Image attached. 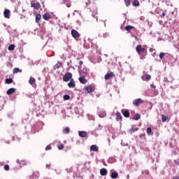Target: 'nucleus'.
I'll return each mask as SVG.
<instances>
[{
  "instance_id": "obj_12",
  "label": "nucleus",
  "mask_w": 179,
  "mask_h": 179,
  "mask_svg": "<svg viewBox=\"0 0 179 179\" xmlns=\"http://www.w3.org/2000/svg\"><path fill=\"white\" fill-rule=\"evenodd\" d=\"M9 14H10V10H4V12H3V15H4V17H6V18H9L10 17H9Z\"/></svg>"
},
{
  "instance_id": "obj_17",
  "label": "nucleus",
  "mask_w": 179,
  "mask_h": 179,
  "mask_svg": "<svg viewBox=\"0 0 179 179\" xmlns=\"http://www.w3.org/2000/svg\"><path fill=\"white\" fill-rule=\"evenodd\" d=\"M35 20L36 23H40V20H41V15L40 14H36Z\"/></svg>"
},
{
  "instance_id": "obj_23",
  "label": "nucleus",
  "mask_w": 179,
  "mask_h": 179,
  "mask_svg": "<svg viewBox=\"0 0 179 179\" xmlns=\"http://www.w3.org/2000/svg\"><path fill=\"white\" fill-rule=\"evenodd\" d=\"M124 29L126 31H129L131 29H134L135 28L133 26L128 25V26L125 27Z\"/></svg>"
},
{
  "instance_id": "obj_21",
  "label": "nucleus",
  "mask_w": 179,
  "mask_h": 179,
  "mask_svg": "<svg viewBox=\"0 0 179 179\" xmlns=\"http://www.w3.org/2000/svg\"><path fill=\"white\" fill-rule=\"evenodd\" d=\"M29 83L30 85H33L36 84V79L34 78H30Z\"/></svg>"
},
{
  "instance_id": "obj_19",
  "label": "nucleus",
  "mask_w": 179,
  "mask_h": 179,
  "mask_svg": "<svg viewBox=\"0 0 179 179\" xmlns=\"http://www.w3.org/2000/svg\"><path fill=\"white\" fill-rule=\"evenodd\" d=\"M147 134L149 136H152L153 133L152 132V129L150 127H148Z\"/></svg>"
},
{
  "instance_id": "obj_11",
  "label": "nucleus",
  "mask_w": 179,
  "mask_h": 179,
  "mask_svg": "<svg viewBox=\"0 0 179 179\" xmlns=\"http://www.w3.org/2000/svg\"><path fill=\"white\" fill-rule=\"evenodd\" d=\"M43 18L45 20H48L51 19V15H50V13H45V14L43 15Z\"/></svg>"
},
{
  "instance_id": "obj_43",
  "label": "nucleus",
  "mask_w": 179,
  "mask_h": 179,
  "mask_svg": "<svg viewBox=\"0 0 179 179\" xmlns=\"http://www.w3.org/2000/svg\"><path fill=\"white\" fill-rule=\"evenodd\" d=\"M162 15H161L160 17H161L162 18H163V17H164V16H165V13H164L163 10H162Z\"/></svg>"
},
{
  "instance_id": "obj_4",
  "label": "nucleus",
  "mask_w": 179,
  "mask_h": 179,
  "mask_svg": "<svg viewBox=\"0 0 179 179\" xmlns=\"http://www.w3.org/2000/svg\"><path fill=\"white\" fill-rule=\"evenodd\" d=\"M72 78V74L71 73H67L63 76V80L68 82Z\"/></svg>"
},
{
  "instance_id": "obj_47",
  "label": "nucleus",
  "mask_w": 179,
  "mask_h": 179,
  "mask_svg": "<svg viewBox=\"0 0 179 179\" xmlns=\"http://www.w3.org/2000/svg\"><path fill=\"white\" fill-rule=\"evenodd\" d=\"M96 21H98V17H96Z\"/></svg>"
},
{
  "instance_id": "obj_24",
  "label": "nucleus",
  "mask_w": 179,
  "mask_h": 179,
  "mask_svg": "<svg viewBox=\"0 0 179 179\" xmlns=\"http://www.w3.org/2000/svg\"><path fill=\"white\" fill-rule=\"evenodd\" d=\"M6 84H10L12 83H13V78H7L5 80Z\"/></svg>"
},
{
  "instance_id": "obj_18",
  "label": "nucleus",
  "mask_w": 179,
  "mask_h": 179,
  "mask_svg": "<svg viewBox=\"0 0 179 179\" xmlns=\"http://www.w3.org/2000/svg\"><path fill=\"white\" fill-rule=\"evenodd\" d=\"M116 116H117L116 119H117V121H119V120L122 121V115L120 112H117Z\"/></svg>"
},
{
  "instance_id": "obj_15",
  "label": "nucleus",
  "mask_w": 179,
  "mask_h": 179,
  "mask_svg": "<svg viewBox=\"0 0 179 179\" xmlns=\"http://www.w3.org/2000/svg\"><path fill=\"white\" fill-rule=\"evenodd\" d=\"M80 76H87V69H83V70H81L80 72Z\"/></svg>"
},
{
  "instance_id": "obj_36",
  "label": "nucleus",
  "mask_w": 179,
  "mask_h": 179,
  "mask_svg": "<svg viewBox=\"0 0 179 179\" xmlns=\"http://www.w3.org/2000/svg\"><path fill=\"white\" fill-rule=\"evenodd\" d=\"M64 132H65V134H69L70 132V129L69 127H66L64 129Z\"/></svg>"
},
{
  "instance_id": "obj_48",
  "label": "nucleus",
  "mask_w": 179,
  "mask_h": 179,
  "mask_svg": "<svg viewBox=\"0 0 179 179\" xmlns=\"http://www.w3.org/2000/svg\"><path fill=\"white\" fill-rule=\"evenodd\" d=\"M178 50H179V48H178Z\"/></svg>"
},
{
  "instance_id": "obj_29",
  "label": "nucleus",
  "mask_w": 179,
  "mask_h": 179,
  "mask_svg": "<svg viewBox=\"0 0 179 179\" xmlns=\"http://www.w3.org/2000/svg\"><path fill=\"white\" fill-rule=\"evenodd\" d=\"M123 115L125 117H129V115H130V113L128 110H125L124 113H123Z\"/></svg>"
},
{
  "instance_id": "obj_13",
  "label": "nucleus",
  "mask_w": 179,
  "mask_h": 179,
  "mask_svg": "<svg viewBox=\"0 0 179 179\" xmlns=\"http://www.w3.org/2000/svg\"><path fill=\"white\" fill-rule=\"evenodd\" d=\"M115 76L114 73L113 72H110V73H107L106 76H105V79L106 80H108L110 79L111 77H113Z\"/></svg>"
},
{
  "instance_id": "obj_42",
  "label": "nucleus",
  "mask_w": 179,
  "mask_h": 179,
  "mask_svg": "<svg viewBox=\"0 0 179 179\" xmlns=\"http://www.w3.org/2000/svg\"><path fill=\"white\" fill-rule=\"evenodd\" d=\"M164 52H161L160 54H159V58L161 59H163V57H164Z\"/></svg>"
},
{
  "instance_id": "obj_6",
  "label": "nucleus",
  "mask_w": 179,
  "mask_h": 179,
  "mask_svg": "<svg viewBox=\"0 0 179 179\" xmlns=\"http://www.w3.org/2000/svg\"><path fill=\"white\" fill-rule=\"evenodd\" d=\"M71 35L73 38H79L80 36V35L79 34V33L76 31V30H74L73 29L71 31Z\"/></svg>"
},
{
  "instance_id": "obj_27",
  "label": "nucleus",
  "mask_w": 179,
  "mask_h": 179,
  "mask_svg": "<svg viewBox=\"0 0 179 179\" xmlns=\"http://www.w3.org/2000/svg\"><path fill=\"white\" fill-rule=\"evenodd\" d=\"M85 88L88 93L91 92L92 90L90 85L85 86Z\"/></svg>"
},
{
  "instance_id": "obj_34",
  "label": "nucleus",
  "mask_w": 179,
  "mask_h": 179,
  "mask_svg": "<svg viewBox=\"0 0 179 179\" xmlns=\"http://www.w3.org/2000/svg\"><path fill=\"white\" fill-rule=\"evenodd\" d=\"M15 50V45L11 44L8 46V50Z\"/></svg>"
},
{
  "instance_id": "obj_16",
  "label": "nucleus",
  "mask_w": 179,
  "mask_h": 179,
  "mask_svg": "<svg viewBox=\"0 0 179 179\" xmlns=\"http://www.w3.org/2000/svg\"><path fill=\"white\" fill-rule=\"evenodd\" d=\"M90 149H91V150H92L93 152H98V150H99V148H98L97 145H92L90 147Z\"/></svg>"
},
{
  "instance_id": "obj_35",
  "label": "nucleus",
  "mask_w": 179,
  "mask_h": 179,
  "mask_svg": "<svg viewBox=\"0 0 179 179\" xmlns=\"http://www.w3.org/2000/svg\"><path fill=\"white\" fill-rule=\"evenodd\" d=\"M134 6H138L140 5V3L138 0H135L134 1V4H133Z\"/></svg>"
},
{
  "instance_id": "obj_45",
  "label": "nucleus",
  "mask_w": 179,
  "mask_h": 179,
  "mask_svg": "<svg viewBox=\"0 0 179 179\" xmlns=\"http://www.w3.org/2000/svg\"><path fill=\"white\" fill-rule=\"evenodd\" d=\"M173 179H179V177H174Z\"/></svg>"
},
{
  "instance_id": "obj_22",
  "label": "nucleus",
  "mask_w": 179,
  "mask_h": 179,
  "mask_svg": "<svg viewBox=\"0 0 179 179\" xmlns=\"http://www.w3.org/2000/svg\"><path fill=\"white\" fill-rule=\"evenodd\" d=\"M62 66V63L61 62H57V64L54 66V69H59Z\"/></svg>"
},
{
  "instance_id": "obj_44",
  "label": "nucleus",
  "mask_w": 179,
  "mask_h": 179,
  "mask_svg": "<svg viewBox=\"0 0 179 179\" xmlns=\"http://www.w3.org/2000/svg\"><path fill=\"white\" fill-rule=\"evenodd\" d=\"M78 64H79L80 66H81L83 65V62L82 61H80Z\"/></svg>"
},
{
  "instance_id": "obj_25",
  "label": "nucleus",
  "mask_w": 179,
  "mask_h": 179,
  "mask_svg": "<svg viewBox=\"0 0 179 179\" xmlns=\"http://www.w3.org/2000/svg\"><path fill=\"white\" fill-rule=\"evenodd\" d=\"M169 119V117L164 115H162V120L163 122H165Z\"/></svg>"
},
{
  "instance_id": "obj_37",
  "label": "nucleus",
  "mask_w": 179,
  "mask_h": 179,
  "mask_svg": "<svg viewBox=\"0 0 179 179\" xmlns=\"http://www.w3.org/2000/svg\"><path fill=\"white\" fill-rule=\"evenodd\" d=\"M64 146L63 144H59V145H58V149H59V150H62L64 149Z\"/></svg>"
},
{
  "instance_id": "obj_3",
  "label": "nucleus",
  "mask_w": 179,
  "mask_h": 179,
  "mask_svg": "<svg viewBox=\"0 0 179 179\" xmlns=\"http://www.w3.org/2000/svg\"><path fill=\"white\" fill-rule=\"evenodd\" d=\"M136 50L140 55L145 52V48H143L141 45H138L136 46Z\"/></svg>"
},
{
  "instance_id": "obj_46",
  "label": "nucleus",
  "mask_w": 179,
  "mask_h": 179,
  "mask_svg": "<svg viewBox=\"0 0 179 179\" xmlns=\"http://www.w3.org/2000/svg\"><path fill=\"white\" fill-rule=\"evenodd\" d=\"M46 167H47L48 169H50V165H49V164L46 165Z\"/></svg>"
},
{
  "instance_id": "obj_32",
  "label": "nucleus",
  "mask_w": 179,
  "mask_h": 179,
  "mask_svg": "<svg viewBox=\"0 0 179 179\" xmlns=\"http://www.w3.org/2000/svg\"><path fill=\"white\" fill-rule=\"evenodd\" d=\"M33 178L34 179L38 178V172H34L33 173Z\"/></svg>"
},
{
  "instance_id": "obj_26",
  "label": "nucleus",
  "mask_w": 179,
  "mask_h": 179,
  "mask_svg": "<svg viewBox=\"0 0 179 179\" xmlns=\"http://www.w3.org/2000/svg\"><path fill=\"white\" fill-rule=\"evenodd\" d=\"M138 129H139L138 128H135V129L131 128L129 130V133L134 134V132L138 131Z\"/></svg>"
},
{
  "instance_id": "obj_28",
  "label": "nucleus",
  "mask_w": 179,
  "mask_h": 179,
  "mask_svg": "<svg viewBox=\"0 0 179 179\" xmlns=\"http://www.w3.org/2000/svg\"><path fill=\"white\" fill-rule=\"evenodd\" d=\"M64 3H66V6L68 8L71 7V2L69 0H64Z\"/></svg>"
},
{
  "instance_id": "obj_14",
  "label": "nucleus",
  "mask_w": 179,
  "mask_h": 179,
  "mask_svg": "<svg viewBox=\"0 0 179 179\" xmlns=\"http://www.w3.org/2000/svg\"><path fill=\"white\" fill-rule=\"evenodd\" d=\"M108 173V171L106 170V169L103 168V169H101L100 170V174L101 176H106Z\"/></svg>"
},
{
  "instance_id": "obj_20",
  "label": "nucleus",
  "mask_w": 179,
  "mask_h": 179,
  "mask_svg": "<svg viewBox=\"0 0 179 179\" xmlns=\"http://www.w3.org/2000/svg\"><path fill=\"white\" fill-rule=\"evenodd\" d=\"M111 178L115 179L118 177V173L117 172H113L110 175Z\"/></svg>"
},
{
  "instance_id": "obj_7",
  "label": "nucleus",
  "mask_w": 179,
  "mask_h": 179,
  "mask_svg": "<svg viewBox=\"0 0 179 179\" xmlns=\"http://www.w3.org/2000/svg\"><path fill=\"white\" fill-rule=\"evenodd\" d=\"M86 76H80V77L78 78L79 81L80 83L85 85L87 83V80L85 78Z\"/></svg>"
},
{
  "instance_id": "obj_30",
  "label": "nucleus",
  "mask_w": 179,
  "mask_h": 179,
  "mask_svg": "<svg viewBox=\"0 0 179 179\" xmlns=\"http://www.w3.org/2000/svg\"><path fill=\"white\" fill-rule=\"evenodd\" d=\"M140 118H141V115H140V114H138V113L136 114V115L134 116V120H139Z\"/></svg>"
},
{
  "instance_id": "obj_9",
  "label": "nucleus",
  "mask_w": 179,
  "mask_h": 179,
  "mask_svg": "<svg viewBox=\"0 0 179 179\" xmlns=\"http://www.w3.org/2000/svg\"><path fill=\"white\" fill-rule=\"evenodd\" d=\"M79 136L80 138H86L87 136V133L86 131H82L78 132Z\"/></svg>"
},
{
  "instance_id": "obj_8",
  "label": "nucleus",
  "mask_w": 179,
  "mask_h": 179,
  "mask_svg": "<svg viewBox=\"0 0 179 179\" xmlns=\"http://www.w3.org/2000/svg\"><path fill=\"white\" fill-rule=\"evenodd\" d=\"M68 86L70 88H74L76 87V83H75L73 79H71L70 82L68 83Z\"/></svg>"
},
{
  "instance_id": "obj_38",
  "label": "nucleus",
  "mask_w": 179,
  "mask_h": 179,
  "mask_svg": "<svg viewBox=\"0 0 179 179\" xmlns=\"http://www.w3.org/2000/svg\"><path fill=\"white\" fill-rule=\"evenodd\" d=\"M10 167L9 165L6 164L4 166V170H6V171H9Z\"/></svg>"
},
{
  "instance_id": "obj_39",
  "label": "nucleus",
  "mask_w": 179,
  "mask_h": 179,
  "mask_svg": "<svg viewBox=\"0 0 179 179\" xmlns=\"http://www.w3.org/2000/svg\"><path fill=\"white\" fill-rule=\"evenodd\" d=\"M52 147L51 145H48L45 147V150H51Z\"/></svg>"
},
{
  "instance_id": "obj_1",
  "label": "nucleus",
  "mask_w": 179,
  "mask_h": 179,
  "mask_svg": "<svg viewBox=\"0 0 179 179\" xmlns=\"http://www.w3.org/2000/svg\"><path fill=\"white\" fill-rule=\"evenodd\" d=\"M17 163L19 164V166H15L13 168V170H19V169H22V167H24L26 166V161L24 160H17Z\"/></svg>"
},
{
  "instance_id": "obj_41",
  "label": "nucleus",
  "mask_w": 179,
  "mask_h": 179,
  "mask_svg": "<svg viewBox=\"0 0 179 179\" xmlns=\"http://www.w3.org/2000/svg\"><path fill=\"white\" fill-rule=\"evenodd\" d=\"M70 99V96L67 94L64 95V100H69Z\"/></svg>"
},
{
  "instance_id": "obj_5",
  "label": "nucleus",
  "mask_w": 179,
  "mask_h": 179,
  "mask_svg": "<svg viewBox=\"0 0 179 179\" xmlns=\"http://www.w3.org/2000/svg\"><path fill=\"white\" fill-rule=\"evenodd\" d=\"M143 103V101L141 99H137L134 100V101H133L134 105H135L136 106H139L140 104H141Z\"/></svg>"
},
{
  "instance_id": "obj_31",
  "label": "nucleus",
  "mask_w": 179,
  "mask_h": 179,
  "mask_svg": "<svg viewBox=\"0 0 179 179\" xmlns=\"http://www.w3.org/2000/svg\"><path fill=\"white\" fill-rule=\"evenodd\" d=\"M18 72H22V69H19V68H15L13 69V73H17Z\"/></svg>"
},
{
  "instance_id": "obj_33",
  "label": "nucleus",
  "mask_w": 179,
  "mask_h": 179,
  "mask_svg": "<svg viewBox=\"0 0 179 179\" xmlns=\"http://www.w3.org/2000/svg\"><path fill=\"white\" fill-rule=\"evenodd\" d=\"M125 4L127 7L131 5V0H124Z\"/></svg>"
},
{
  "instance_id": "obj_40",
  "label": "nucleus",
  "mask_w": 179,
  "mask_h": 179,
  "mask_svg": "<svg viewBox=\"0 0 179 179\" xmlns=\"http://www.w3.org/2000/svg\"><path fill=\"white\" fill-rule=\"evenodd\" d=\"M145 78H146L147 80H150L151 79V76L149 74H146Z\"/></svg>"
},
{
  "instance_id": "obj_2",
  "label": "nucleus",
  "mask_w": 179,
  "mask_h": 179,
  "mask_svg": "<svg viewBox=\"0 0 179 179\" xmlns=\"http://www.w3.org/2000/svg\"><path fill=\"white\" fill-rule=\"evenodd\" d=\"M31 7L34 9L38 10L41 8V4L40 3H34V1H31Z\"/></svg>"
},
{
  "instance_id": "obj_10",
  "label": "nucleus",
  "mask_w": 179,
  "mask_h": 179,
  "mask_svg": "<svg viewBox=\"0 0 179 179\" xmlns=\"http://www.w3.org/2000/svg\"><path fill=\"white\" fill-rule=\"evenodd\" d=\"M16 92V89L15 88H10L7 90L6 94L8 95H10Z\"/></svg>"
}]
</instances>
